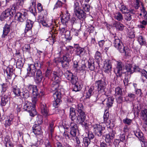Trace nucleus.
I'll use <instances>...</instances> for the list:
<instances>
[{"instance_id": "f257e3e1", "label": "nucleus", "mask_w": 147, "mask_h": 147, "mask_svg": "<svg viewBox=\"0 0 147 147\" xmlns=\"http://www.w3.org/2000/svg\"><path fill=\"white\" fill-rule=\"evenodd\" d=\"M111 36L112 37L111 41L113 43L114 47L120 53H124L126 56H129L130 51L129 49L127 47L124 46L122 41L115 34H113Z\"/></svg>"}, {"instance_id": "f03ea898", "label": "nucleus", "mask_w": 147, "mask_h": 147, "mask_svg": "<svg viewBox=\"0 0 147 147\" xmlns=\"http://www.w3.org/2000/svg\"><path fill=\"white\" fill-rule=\"evenodd\" d=\"M62 71L59 69L57 71H54L51 75V79L53 82L51 85V90H54L59 88L60 83V77L62 75Z\"/></svg>"}, {"instance_id": "7ed1b4c3", "label": "nucleus", "mask_w": 147, "mask_h": 147, "mask_svg": "<svg viewBox=\"0 0 147 147\" xmlns=\"http://www.w3.org/2000/svg\"><path fill=\"white\" fill-rule=\"evenodd\" d=\"M86 115L84 112L78 113V116L74 121L77 123H80L86 128L88 127V121L86 119Z\"/></svg>"}, {"instance_id": "20e7f679", "label": "nucleus", "mask_w": 147, "mask_h": 147, "mask_svg": "<svg viewBox=\"0 0 147 147\" xmlns=\"http://www.w3.org/2000/svg\"><path fill=\"white\" fill-rule=\"evenodd\" d=\"M32 103L28 101H26L24 103V108L28 111L30 113V115L34 117L36 114L35 108L33 106H32Z\"/></svg>"}, {"instance_id": "39448f33", "label": "nucleus", "mask_w": 147, "mask_h": 147, "mask_svg": "<svg viewBox=\"0 0 147 147\" xmlns=\"http://www.w3.org/2000/svg\"><path fill=\"white\" fill-rule=\"evenodd\" d=\"M117 66L114 71L117 76L120 77L123 73V70L124 65L120 61H117Z\"/></svg>"}, {"instance_id": "423d86ee", "label": "nucleus", "mask_w": 147, "mask_h": 147, "mask_svg": "<svg viewBox=\"0 0 147 147\" xmlns=\"http://www.w3.org/2000/svg\"><path fill=\"white\" fill-rule=\"evenodd\" d=\"M92 127L93 128L94 132L98 136H101L103 133L102 131L105 128L99 124L93 125Z\"/></svg>"}, {"instance_id": "0eeeda50", "label": "nucleus", "mask_w": 147, "mask_h": 147, "mask_svg": "<svg viewBox=\"0 0 147 147\" xmlns=\"http://www.w3.org/2000/svg\"><path fill=\"white\" fill-rule=\"evenodd\" d=\"M18 20L20 22H23L27 19V11L25 9L22 10L21 11L17 13Z\"/></svg>"}, {"instance_id": "6e6552de", "label": "nucleus", "mask_w": 147, "mask_h": 147, "mask_svg": "<svg viewBox=\"0 0 147 147\" xmlns=\"http://www.w3.org/2000/svg\"><path fill=\"white\" fill-rule=\"evenodd\" d=\"M65 77L72 84H75L77 82L76 77L73 74L69 71H67L64 74Z\"/></svg>"}, {"instance_id": "1a4fd4ad", "label": "nucleus", "mask_w": 147, "mask_h": 147, "mask_svg": "<svg viewBox=\"0 0 147 147\" xmlns=\"http://www.w3.org/2000/svg\"><path fill=\"white\" fill-rule=\"evenodd\" d=\"M96 86L97 87L98 92L100 93H103L105 91L106 87V82L102 80L97 81L95 83Z\"/></svg>"}, {"instance_id": "9d476101", "label": "nucleus", "mask_w": 147, "mask_h": 147, "mask_svg": "<svg viewBox=\"0 0 147 147\" xmlns=\"http://www.w3.org/2000/svg\"><path fill=\"white\" fill-rule=\"evenodd\" d=\"M36 69L34 64H28V67L27 68V75L28 76L30 77L34 76L36 71Z\"/></svg>"}, {"instance_id": "9b49d317", "label": "nucleus", "mask_w": 147, "mask_h": 147, "mask_svg": "<svg viewBox=\"0 0 147 147\" xmlns=\"http://www.w3.org/2000/svg\"><path fill=\"white\" fill-rule=\"evenodd\" d=\"M70 128L71 129L70 132L71 135L72 136H76L77 132L78 130L77 124L74 122H71L70 125Z\"/></svg>"}, {"instance_id": "f8f14e48", "label": "nucleus", "mask_w": 147, "mask_h": 147, "mask_svg": "<svg viewBox=\"0 0 147 147\" xmlns=\"http://www.w3.org/2000/svg\"><path fill=\"white\" fill-rule=\"evenodd\" d=\"M41 111L43 116L46 117L50 115L49 113V110L46 105L44 103H41L40 105Z\"/></svg>"}, {"instance_id": "ddd939ff", "label": "nucleus", "mask_w": 147, "mask_h": 147, "mask_svg": "<svg viewBox=\"0 0 147 147\" xmlns=\"http://www.w3.org/2000/svg\"><path fill=\"white\" fill-rule=\"evenodd\" d=\"M43 76L40 70H36V77L34 78V81L36 84H39L42 81Z\"/></svg>"}, {"instance_id": "4468645a", "label": "nucleus", "mask_w": 147, "mask_h": 147, "mask_svg": "<svg viewBox=\"0 0 147 147\" xmlns=\"http://www.w3.org/2000/svg\"><path fill=\"white\" fill-rule=\"evenodd\" d=\"M33 24V22L30 20H27L26 22L25 32H28L27 34L31 32L30 30L32 29Z\"/></svg>"}, {"instance_id": "2eb2a0df", "label": "nucleus", "mask_w": 147, "mask_h": 147, "mask_svg": "<svg viewBox=\"0 0 147 147\" xmlns=\"http://www.w3.org/2000/svg\"><path fill=\"white\" fill-rule=\"evenodd\" d=\"M75 48L76 49V51L77 55L81 57L85 55L86 51L84 48H82L77 46L75 47Z\"/></svg>"}, {"instance_id": "dca6fc26", "label": "nucleus", "mask_w": 147, "mask_h": 147, "mask_svg": "<svg viewBox=\"0 0 147 147\" xmlns=\"http://www.w3.org/2000/svg\"><path fill=\"white\" fill-rule=\"evenodd\" d=\"M104 68L105 73H109L111 72L112 66L109 60H106L104 62Z\"/></svg>"}, {"instance_id": "f3484780", "label": "nucleus", "mask_w": 147, "mask_h": 147, "mask_svg": "<svg viewBox=\"0 0 147 147\" xmlns=\"http://www.w3.org/2000/svg\"><path fill=\"white\" fill-rule=\"evenodd\" d=\"M28 88L29 92H32L33 95H38V93L36 86L30 84L28 86Z\"/></svg>"}, {"instance_id": "a211bd4d", "label": "nucleus", "mask_w": 147, "mask_h": 147, "mask_svg": "<svg viewBox=\"0 0 147 147\" xmlns=\"http://www.w3.org/2000/svg\"><path fill=\"white\" fill-rule=\"evenodd\" d=\"M114 98L112 97H109L107 99H105L102 101L103 104H105L107 107L109 108L112 106L114 101Z\"/></svg>"}, {"instance_id": "6ab92c4d", "label": "nucleus", "mask_w": 147, "mask_h": 147, "mask_svg": "<svg viewBox=\"0 0 147 147\" xmlns=\"http://www.w3.org/2000/svg\"><path fill=\"white\" fill-rule=\"evenodd\" d=\"M70 14L67 11H66V13L64 14L61 19V22L63 24H65L70 19Z\"/></svg>"}, {"instance_id": "aec40b11", "label": "nucleus", "mask_w": 147, "mask_h": 147, "mask_svg": "<svg viewBox=\"0 0 147 147\" xmlns=\"http://www.w3.org/2000/svg\"><path fill=\"white\" fill-rule=\"evenodd\" d=\"M9 103V98L8 97V96L6 94H5L3 96H2L1 98V106H4L7 103Z\"/></svg>"}, {"instance_id": "412c9836", "label": "nucleus", "mask_w": 147, "mask_h": 147, "mask_svg": "<svg viewBox=\"0 0 147 147\" xmlns=\"http://www.w3.org/2000/svg\"><path fill=\"white\" fill-rule=\"evenodd\" d=\"M10 25L6 24L3 27V34L2 35V38H5L9 32L10 30Z\"/></svg>"}, {"instance_id": "4be33fe9", "label": "nucleus", "mask_w": 147, "mask_h": 147, "mask_svg": "<svg viewBox=\"0 0 147 147\" xmlns=\"http://www.w3.org/2000/svg\"><path fill=\"white\" fill-rule=\"evenodd\" d=\"M52 91H53V96L54 98V99H60L61 100V94L59 91V88L57 89H56L54 90H52Z\"/></svg>"}, {"instance_id": "5701e85b", "label": "nucleus", "mask_w": 147, "mask_h": 147, "mask_svg": "<svg viewBox=\"0 0 147 147\" xmlns=\"http://www.w3.org/2000/svg\"><path fill=\"white\" fill-rule=\"evenodd\" d=\"M33 132L36 135L41 134L42 131L40 126L36 124L34 125L32 127Z\"/></svg>"}, {"instance_id": "b1692460", "label": "nucleus", "mask_w": 147, "mask_h": 147, "mask_svg": "<svg viewBox=\"0 0 147 147\" xmlns=\"http://www.w3.org/2000/svg\"><path fill=\"white\" fill-rule=\"evenodd\" d=\"M13 14V12H11L9 9H8L2 13L1 16L2 18L5 19Z\"/></svg>"}, {"instance_id": "393cba45", "label": "nucleus", "mask_w": 147, "mask_h": 147, "mask_svg": "<svg viewBox=\"0 0 147 147\" xmlns=\"http://www.w3.org/2000/svg\"><path fill=\"white\" fill-rule=\"evenodd\" d=\"M141 5L143 3L141 0H133V1L131 4L132 7L136 10L138 9L140 7V4Z\"/></svg>"}, {"instance_id": "a878e982", "label": "nucleus", "mask_w": 147, "mask_h": 147, "mask_svg": "<svg viewBox=\"0 0 147 147\" xmlns=\"http://www.w3.org/2000/svg\"><path fill=\"white\" fill-rule=\"evenodd\" d=\"M59 62L61 63L62 67L64 69H67L68 68L69 66V61L66 60H64V59L62 57Z\"/></svg>"}, {"instance_id": "bb28decb", "label": "nucleus", "mask_w": 147, "mask_h": 147, "mask_svg": "<svg viewBox=\"0 0 147 147\" xmlns=\"http://www.w3.org/2000/svg\"><path fill=\"white\" fill-rule=\"evenodd\" d=\"M125 69L128 74H131L134 72V68L130 64L127 63L125 65Z\"/></svg>"}, {"instance_id": "cd10ccee", "label": "nucleus", "mask_w": 147, "mask_h": 147, "mask_svg": "<svg viewBox=\"0 0 147 147\" xmlns=\"http://www.w3.org/2000/svg\"><path fill=\"white\" fill-rule=\"evenodd\" d=\"M74 13L77 17L80 19L82 18L84 19L85 18L86 13L81 9L74 12Z\"/></svg>"}, {"instance_id": "c85d7f7f", "label": "nucleus", "mask_w": 147, "mask_h": 147, "mask_svg": "<svg viewBox=\"0 0 147 147\" xmlns=\"http://www.w3.org/2000/svg\"><path fill=\"white\" fill-rule=\"evenodd\" d=\"M109 113L107 110L105 111L103 116L104 123H107L109 124L111 121L109 119Z\"/></svg>"}, {"instance_id": "c756f323", "label": "nucleus", "mask_w": 147, "mask_h": 147, "mask_svg": "<svg viewBox=\"0 0 147 147\" xmlns=\"http://www.w3.org/2000/svg\"><path fill=\"white\" fill-rule=\"evenodd\" d=\"M94 92V87L93 86H91L87 92H86L85 96L86 98H90L91 96L93 95Z\"/></svg>"}, {"instance_id": "7c9ffc66", "label": "nucleus", "mask_w": 147, "mask_h": 147, "mask_svg": "<svg viewBox=\"0 0 147 147\" xmlns=\"http://www.w3.org/2000/svg\"><path fill=\"white\" fill-rule=\"evenodd\" d=\"M70 117L73 121H74V120H76V118L75 109L72 107L70 108Z\"/></svg>"}, {"instance_id": "2f4dec72", "label": "nucleus", "mask_w": 147, "mask_h": 147, "mask_svg": "<svg viewBox=\"0 0 147 147\" xmlns=\"http://www.w3.org/2000/svg\"><path fill=\"white\" fill-rule=\"evenodd\" d=\"M114 135L111 132L108 134H106L105 136V141L107 143H109L113 140Z\"/></svg>"}, {"instance_id": "473e14b6", "label": "nucleus", "mask_w": 147, "mask_h": 147, "mask_svg": "<svg viewBox=\"0 0 147 147\" xmlns=\"http://www.w3.org/2000/svg\"><path fill=\"white\" fill-rule=\"evenodd\" d=\"M24 4V1L23 0H17L16 1V6L15 5H13L12 9L14 11V10L18 8L17 7H19L20 6L22 7Z\"/></svg>"}, {"instance_id": "72a5a7b5", "label": "nucleus", "mask_w": 147, "mask_h": 147, "mask_svg": "<svg viewBox=\"0 0 147 147\" xmlns=\"http://www.w3.org/2000/svg\"><path fill=\"white\" fill-rule=\"evenodd\" d=\"M141 119L144 121H147V109L142 110L140 113Z\"/></svg>"}, {"instance_id": "f704fd0d", "label": "nucleus", "mask_w": 147, "mask_h": 147, "mask_svg": "<svg viewBox=\"0 0 147 147\" xmlns=\"http://www.w3.org/2000/svg\"><path fill=\"white\" fill-rule=\"evenodd\" d=\"M13 70L11 68L7 67L5 70L4 71V74L7 75L8 79H11L12 75Z\"/></svg>"}, {"instance_id": "c9c22d12", "label": "nucleus", "mask_w": 147, "mask_h": 147, "mask_svg": "<svg viewBox=\"0 0 147 147\" xmlns=\"http://www.w3.org/2000/svg\"><path fill=\"white\" fill-rule=\"evenodd\" d=\"M94 60L92 58H90L88 61V68L91 71L94 69Z\"/></svg>"}, {"instance_id": "e433bc0d", "label": "nucleus", "mask_w": 147, "mask_h": 147, "mask_svg": "<svg viewBox=\"0 0 147 147\" xmlns=\"http://www.w3.org/2000/svg\"><path fill=\"white\" fill-rule=\"evenodd\" d=\"M73 90L77 92L80 90L82 88V85L81 83H77V82L75 84H73Z\"/></svg>"}, {"instance_id": "4c0bfd02", "label": "nucleus", "mask_w": 147, "mask_h": 147, "mask_svg": "<svg viewBox=\"0 0 147 147\" xmlns=\"http://www.w3.org/2000/svg\"><path fill=\"white\" fill-rule=\"evenodd\" d=\"M12 90L16 96H21V92L19 88L17 86L13 87L12 88Z\"/></svg>"}, {"instance_id": "58836bf2", "label": "nucleus", "mask_w": 147, "mask_h": 147, "mask_svg": "<svg viewBox=\"0 0 147 147\" xmlns=\"http://www.w3.org/2000/svg\"><path fill=\"white\" fill-rule=\"evenodd\" d=\"M118 7L123 13H126L128 11V9L126 6L122 3H120Z\"/></svg>"}, {"instance_id": "ea45409f", "label": "nucleus", "mask_w": 147, "mask_h": 147, "mask_svg": "<svg viewBox=\"0 0 147 147\" xmlns=\"http://www.w3.org/2000/svg\"><path fill=\"white\" fill-rule=\"evenodd\" d=\"M22 98L27 99L30 96V92L28 90H26L21 93V96Z\"/></svg>"}, {"instance_id": "a19ab883", "label": "nucleus", "mask_w": 147, "mask_h": 147, "mask_svg": "<svg viewBox=\"0 0 147 147\" xmlns=\"http://www.w3.org/2000/svg\"><path fill=\"white\" fill-rule=\"evenodd\" d=\"M114 17L115 19L119 21H122L123 19L122 15L119 12L115 13Z\"/></svg>"}, {"instance_id": "79ce46f5", "label": "nucleus", "mask_w": 147, "mask_h": 147, "mask_svg": "<svg viewBox=\"0 0 147 147\" xmlns=\"http://www.w3.org/2000/svg\"><path fill=\"white\" fill-rule=\"evenodd\" d=\"M115 27L118 30L122 31L124 28V26L121 23L117 22L115 24Z\"/></svg>"}, {"instance_id": "37998d69", "label": "nucleus", "mask_w": 147, "mask_h": 147, "mask_svg": "<svg viewBox=\"0 0 147 147\" xmlns=\"http://www.w3.org/2000/svg\"><path fill=\"white\" fill-rule=\"evenodd\" d=\"M138 40L140 44L141 45H145L146 44L144 38L141 35H140L138 37Z\"/></svg>"}, {"instance_id": "c03bdc74", "label": "nucleus", "mask_w": 147, "mask_h": 147, "mask_svg": "<svg viewBox=\"0 0 147 147\" xmlns=\"http://www.w3.org/2000/svg\"><path fill=\"white\" fill-rule=\"evenodd\" d=\"M83 143L86 147H91L90 146V140L88 137H85L83 139Z\"/></svg>"}, {"instance_id": "a18cd8bd", "label": "nucleus", "mask_w": 147, "mask_h": 147, "mask_svg": "<svg viewBox=\"0 0 147 147\" xmlns=\"http://www.w3.org/2000/svg\"><path fill=\"white\" fill-rule=\"evenodd\" d=\"M55 126L54 125V123L53 121L51 122L48 127V130L50 131L51 135H52L54 130Z\"/></svg>"}, {"instance_id": "49530a36", "label": "nucleus", "mask_w": 147, "mask_h": 147, "mask_svg": "<svg viewBox=\"0 0 147 147\" xmlns=\"http://www.w3.org/2000/svg\"><path fill=\"white\" fill-rule=\"evenodd\" d=\"M62 58L64 59V60H66L70 61L72 59V56L71 53H67Z\"/></svg>"}, {"instance_id": "de8ad7c7", "label": "nucleus", "mask_w": 147, "mask_h": 147, "mask_svg": "<svg viewBox=\"0 0 147 147\" xmlns=\"http://www.w3.org/2000/svg\"><path fill=\"white\" fill-rule=\"evenodd\" d=\"M77 111L78 113H80L82 112H84L83 111V106L82 103H79L76 106Z\"/></svg>"}, {"instance_id": "09e8293b", "label": "nucleus", "mask_w": 147, "mask_h": 147, "mask_svg": "<svg viewBox=\"0 0 147 147\" xmlns=\"http://www.w3.org/2000/svg\"><path fill=\"white\" fill-rule=\"evenodd\" d=\"M14 119L12 118V116L9 117V118H7V119L5 121V123L6 125L8 126L10 125L12 123Z\"/></svg>"}, {"instance_id": "8fccbe9b", "label": "nucleus", "mask_w": 147, "mask_h": 147, "mask_svg": "<svg viewBox=\"0 0 147 147\" xmlns=\"http://www.w3.org/2000/svg\"><path fill=\"white\" fill-rule=\"evenodd\" d=\"M123 121L125 124L128 125H130L132 123V120L128 118H126L123 119Z\"/></svg>"}, {"instance_id": "3c124183", "label": "nucleus", "mask_w": 147, "mask_h": 147, "mask_svg": "<svg viewBox=\"0 0 147 147\" xmlns=\"http://www.w3.org/2000/svg\"><path fill=\"white\" fill-rule=\"evenodd\" d=\"M95 59L97 60V61H99L101 59V54L100 52L98 51L96 52L95 56Z\"/></svg>"}, {"instance_id": "603ef678", "label": "nucleus", "mask_w": 147, "mask_h": 147, "mask_svg": "<svg viewBox=\"0 0 147 147\" xmlns=\"http://www.w3.org/2000/svg\"><path fill=\"white\" fill-rule=\"evenodd\" d=\"M38 95H33V96L32 98V102L33 105V106L35 107V105L38 101Z\"/></svg>"}, {"instance_id": "864d4df0", "label": "nucleus", "mask_w": 147, "mask_h": 147, "mask_svg": "<svg viewBox=\"0 0 147 147\" xmlns=\"http://www.w3.org/2000/svg\"><path fill=\"white\" fill-rule=\"evenodd\" d=\"M115 94L116 95H121L122 94V89L119 87H117L115 88Z\"/></svg>"}, {"instance_id": "5fc2aeb1", "label": "nucleus", "mask_w": 147, "mask_h": 147, "mask_svg": "<svg viewBox=\"0 0 147 147\" xmlns=\"http://www.w3.org/2000/svg\"><path fill=\"white\" fill-rule=\"evenodd\" d=\"M52 74V70L50 68H47L45 72V76L50 79Z\"/></svg>"}, {"instance_id": "6e6d98bb", "label": "nucleus", "mask_w": 147, "mask_h": 147, "mask_svg": "<svg viewBox=\"0 0 147 147\" xmlns=\"http://www.w3.org/2000/svg\"><path fill=\"white\" fill-rule=\"evenodd\" d=\"M24 65V63L20 59H18L17 61L16 65L17 67L19 68H21Z\"/></svg>"}, {"instance_id": "4d7b16f0", "label": "nucleus", "mask_w": 147, "mask_h": 147, "mask_svg": "<svg viewBox=\"0 0 147 147\" xmlns=\"http://www.w3.org/2000/svg\"><path fill=\"white\" fill-rule=\"evenodd\" d=\"M54 100L53 101V106L55 108L57 107L59 105L60 103L61 100L60 99H54Z\"/></svg>"}, {"instance_id": "13d9d810", "label": "nucleus", "mask_w": 147, "mask_h": 147, "mask_svg": "<svg viewBox=\"0 0 147 147\" xmlns=\"http://www.w3.org/2000/svg\"><path fill=\"white\" fill-rule=\"evenodd\" d=\"M140 12L142 13L143 16H146L147 14V12L146 10V8L143 5H142V6L140 7Z\"/></svg>"}, {"instance_id": "bf43d9fd", "label": "nucleus", "mask_w": 147, "mask_h": 147, "mask_svg": "<svg viewBox=\"0 0 147 147\" xmlns=\"http://www.w3.org/2000/svg\"><path fill=\"white\" fill-rule=\"evenodd\" d=\"M63 136L65 137L66 139L71 140L72 139V137L71 136H70L68 132L66 131L65 130L63 134Z\"/></svg>"}, {"instance_id": "052dcab7", "label": "nucleus", "mask_w": 147, "mask_h": 147, "mask_svg": "<svg viewBox=\"0 0 147 147\" xmlns=\"http://www.w3.org/2000/svg\"><path fill=\"white\" fill-rule=\"evenodd\" d=\"M5 141L6 142L5 145L6 147H13V144L10 140L5 139Z\"/></svg>"}, {"instance_id": "680f3d73", "label": "nucleus", "mask_w": 147, "mask_h": 147, "mask_svg": "<svg viewBox=\"0 0 147 147\" xmlns=\"http://www.w3.org/2000/svg\"><path fill=\"white\" fill-rule=\"evenodd\" d=\"M124 18L127 21H130L132 19L131 15L129 13H126L125 15Z\"/></svg>"}, {"instance_id": "e2e57ef3", "label": "nucleus", "mask_w": 147, "mask_h": 147, "mask_svg": "<svg viewBox=\"0 0 147 147\" xmlns=\"http://www.w3.org/2000/svg\"><path fill=\"white\" fill-rule=\"evenodd\" d=\"M74 12H75L80 9L79 8V3L77 2L74 3Z\"/></svg>"}, {"instance_id": "0e129e2a", "label": "nucleus", "mask_w": 147, "mask_h": 147, "mask_svg": "<svg viewBox=\"0 0 147 147\" xmlns=\"http://www.w3.org/2000/svg\"><path fill=\"white\" fill-rule=\"evenodd\" d=\"M65 38L68 40H71L72 38V37L71 36L70 32L69 31H67L65 34Z\"/></svg>"}, {"instance_id": "69168bd1", "label": "nucleus", "mask_w": 147, "mask_h": 147, "mask_svg": "<svg viewBox=\"0 0 147 147\" xmlns=\"http://www.w3.org/2000/svg\"><path fill=\"white\" fill-rule=\"evenodd\" d=\"M86 68V66L85 64H82L80 67H79L78 71H79V72L83 73L85 71Z\"/></svg>"}, {"instance_id": "338daca9", "label": "nucleus", "mask_w": 147, "mask_h": 147, "mask_svg": "<svg viewBox=\"0 0 147 147\" xmlns=\"http://www.w3.org/2000/svg\"><path fill=\"white\" fill-rule=\"evenodd\" d=\"M42 117L41 115L38 116L36 119V121L38 124H41L42 123Z\"/></svg>"}, {"instance_id": "774afa93", "label": "nucleus", "mask_w": 147, "mask_h": 147, "mask_svg": "<svg viewBox=\"0 0 147 147\" xmlns=\"http://www.w3.org/2000/svg\"><path fill=\"white\" fill-rule=\"evenodd\" d=\"M83 9L86 12H88L90 9V6L89 5L84 4L83 5Z\"/></svg>"}]
</instances>
